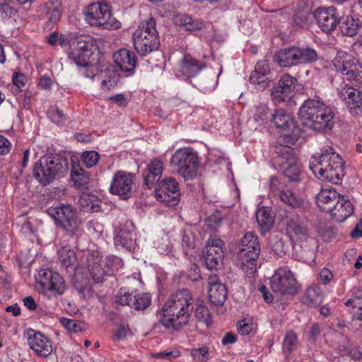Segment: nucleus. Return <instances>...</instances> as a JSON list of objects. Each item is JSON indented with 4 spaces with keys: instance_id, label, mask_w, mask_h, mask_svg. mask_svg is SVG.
Instances as JSON below:
<instances>
[{
    "instance_id": "obj_55",
    "label": "nucleus",
    "mask_w": 362,
    "mask_h": 362,
    "mask_svg": "<svg viewBox=\"0 0 362 362\" xmlns=\"http://www.w3.org/2000/svg\"><path fill=\"white\" fill-rule=\"evenodd\" d=\"M354 212V206L352 203L349 200L344 198L341 195V221H344L348 218Z\"/></svg>"
},
{
    "instance_id": "obj_56",
    "label": "nucleus",
    "mask_w": 362,
    "mask_h": 362,
    "mask_svg": "<svg viewBox=\"0 0 362 362\" xmlns=\"http://www.w3.org/2000/svg\"><path fill=\"white\" fill-rule=\"evenodd\" d=\"M62 325L69 332H78L83 329V325L74 320L62 317L60 319Z\"/></svg>"
},
{
    "instance_id": "obj_17",
    "label": "nucleus",
    "mask_w": 362,
    "mask_h": 362,
    "mask_svg": "<svg viewBox=\"0 0 362 362\" xmlns=\"http://www.w3.org/2000/svg\"><path fill=\"white\" fill-rule=\"evenodd\" d=\"M316 203L322 211L329 214L332 219L338 220L339 193L335 189L321 190L316 197Z\"/></svg>"
},
{
    "instance_id": "obj_54",
    "label": "nucleus",
    "mask_w": 362,
    "mask_h": 362,
    "mask_svg": "<svg viewBox=\"0 0 362 362\" xmlns=\"http://www.w3.org/2000/svg\"><path fill=\"white\" fill-rule=\"evenodd\" d=\"M132 332L128 325L120 324L115 329L113 332L114 339L124 340L127 336L131 335Z\"/></svg>"
},
{
    "instance_id": "obj_63",
    "label": "nucleus",
    "mask_w": 362,
    "mask_h": 362,
    "mask_svg": "<svg viewBox=\"0 0 362 362\" xmlns=\"http://www.w3.org/2000/svg\"><path fill=\"white\" fill-rule=\"evenodd\" d=\"M153 356L158 358H166L168 360H171L178 357L180 356V352L178 351H164L156 353Z\"/></svg>"
},
{
    "instance_id": "obj_37",
    "label": "nucleus",
    "mask_w": 362,
    "mask_h": 362,
    "mask_svg": "<svg viewBox=\"0 0 362 362\" xmlns=\"http://www.w3.org/2000/svg\"><path fill=\"white\" fill-rule=\"evenodd\" d=\"M209 299L214 305H222L227 298V291L224 285H214L209 287Z\"/></svg>"
},
{
    "instance_id": "obj_18",
    "label": "nucleus",
    "mask_w": 362,
    "mask_h": 362,
    "mask_svg": "<svg viewBox=\"0 0 362 362\" xmlns=\"http://www.w3.org/2000/svg\"><path fill=\"white\" fill-rule=\"evenodd\" d=\"M354 86H356L354 83L345 84L341 90V99L350 114L356 116L362 114V92Z\"/></svg>"
},
{
    "instance_id": "obj_50",
    "label": "nucleus",
    "mask_w": 362,
    "mask_h": 362,
    "mask_svg": "<svg viewBox=\"0 0 362 362\" xmlns=\"http://www.w3.org/2000/svg\"><path fill=\"white\" fill-rule=\"evenodd\" d=\"M151 304V298L147 293H136V298L133 303L132 308L136 310H145Z\"/></svg>"
},
{
    "instance_id": "obj_6",
    "label": "nucleus",
    "mask_w": 362,
    "mask_h": 362,
    "mask_svg": "<svg viewBox=\"0 0 362 362\" xmlns=\"http://www.w3.org/2000/svg\"><path fill=\"white\" fill-rule=\"evenodd\" d=\"M68 160L58 155H47L39 160L34 167L33 174L36 180L43 185L52 182L57 175L68 171Z\"/></svg>"
},
{
    "instance_id": "obj_64",
    "label": "nucleus",
    "mask_w": 362,
    "mask_h": 362,
    "mask_svg": "<svg viewBox=\"0 0 362 362\" xmlns=\"http://www.w3.org/2000/svg\"><path fill=\"white\" fill-rule=\"evenodd\" d=\"M12 80L13 84L18 88H22L27 82V77L23 74L15 73L13 74Z\"/></svg>"
},
{
    "instance_id": "obj_38",
    "label": "nucleus",
    "mask_w": 362,
    "mask_h": 362,
    "mask_svg": "<svg viewBox=\"0 0 362 362\" xmlns=\"http://www.w3.org/2000/svg\"><path fill=\"white\" fill-rule=\"evenodd\" d=\"M293 145L283 142L279 137V145L275 146L276 153L279 157L286 160L287 163L296 160L294 149L291 147Z\"/></svg>"
},
{
    "instance_id": "obj_15",
    "label": "nucleus",
    "mask_w": 362,
    "mask_h": 362,
    "mask_svg": "<svg viewBox=\"0 0 362 362\" xmlns=\"http://www.w3.org/2000/svg\"><path fill=\"white\" fill-rule=\"evenodd\" d=\"M134 175L119 170L113 176L110 192L111 194L119 196L122 199H127L132 197L134 187Z\"/></svg>"
},
{
    "instance_id": "obj_23",
    "label": "nucleus",
    "mask_w": 362,
    "mask_h": 362,
    "mask_svg": "<svg viewBox=\"0 0 362 362\" xmlns=\"http://www.w3.org/2000/svg\"><path fill=\"white\" fill-rule=\"evenodd\" d=\"M341 75L345 80L354 81L356 85L362 83V65L353 57L344 54L342 57Z\"/></svg>"
},
{
    "instance_id": "obj_46",
    "label": "nucleus",
    "mask_w": 362,
    "mask_h": 362,
    "mask_svg": "<svg viewBox=\"0 0 362 362\" xmlns=\"http://www.w3.org/2000/svg\"><path fill=\"white\" fill-rule=\"evenodd\" d=\"M136 294V293L129 292L126 288H122L116 296V300L122 305H128L132 308Z\"/></svg>"
},
{
    "instance_id": "obj_60",
    "label": "nucleus",
    "mask_w": 362,
    "mask_h": 362,
    "mask_svg": "<svg viewBox=\"0 0 362 362\" xmlns=\"http://www.w3.org/2000/svg\"><path fill=\"white\" fill-rule=\"evenodd\" d=\"M79 72L86 78H93L97 74H98V68L96 65L88 62V65L84 66L78 69Z\"/></svg>"
},
{
    "instance_id": "obj_8",
    "label": "nucleus",
    "mask_w": 362,
    "mask_h": 362,
    "mask_svg": "<svg viewBox=\"0 0 362 362\" xmlns=\"http://www.w3.org/2000/svg\"><path fill=\"white\" fill-rule=\"evenodd\" d=\"M133 42L135 49L141 55L145 56L158 49L160 41L153 18H148L135 30Z\"/></svg>"
},
{
    "instance_id": "obj_53",
    "label": "nucleus",
    "mask_w": 362,
    "mask_h": 362,
    "mask_svg": "<svg viewBox=\"0 0 362 362\" xmlns=\"http://www.w3.org/2000/svg\"><path fill=\"white\" fill-rule=\"evenodd\" d=\"M195 316L197 320L207 325H209L211 315L208 308L202 304H199L195 309Z\"/></svg>"
},
{
    "instance_id": "obj_5",
    "label": "nucleus",
    "mask_w": 362,
    "mask_h": 362,
    "mask_svg": "<svg viewBox=\"0 0 362 362\" xmlns=\"http://www.w3.org/2000/svg\"><path fill=\"white\" fill-rule=\"evenodd\" d=\"M57 228L62 230L67 235L78 236L81 233L82 219L77 210L70 204H59L47 209Z\"/></svg>"
},
{
    "instance_id": "obj_41",
    "label": "nucleus",
    "mask_w": 362,
    "mask_h": 362,
    "mask_svg": "<svg viewBox=\"0 0 362 362\" xmlns=\"http://www.w3.org/2000/svg\"><path fill=\"white\" fill-rule=\"evenodd\" d=\"M95 45V40L90 35H82L76 39V45L73 49L84 52V53L93 54L92 49Z\"/></svg>"
},
{
    "instance_id": "obj_30",
    "label": "nucleus",
    "mask_w": 362,
    "mask_h": 362,
    "mask_svg": "<svg viewBox=\"0 0 362 362\" xmlns=\"http://www.w3.org/2000/svg\"><path fill=\"white\" fill-rule=\"evenodd\" d=\"M71 180L73 185L78 189H87L89 183V174L78 164L73 163L71 170Z\"/></svg>"
},
{
    "instance_id": "obj_2",
    "label": "nucleus",
    "mask_w": 362,
    "mask_h": 362,
    "mask_svg": "<svg viewBox=\"0 0 362 362\" xmlns=\"http://www.w3.org/2000/svg\"><path fill=\"white\" fill-rule=\"evenodd\" d=\"M298 117L303 126L320 132L333 125V112L330 107L318 100H305L298 111Z\"/></svg>"
},
{
    "instance_id": "obj_32",
    "label": "nucleus",
    "mask_w": 362,
    "mask_h": 362,
    "mask_svg": "<svg viewBox=\"0 0 362 362\" xmlns=\"http://www.w3.org/2000/svg\"><path fill=\"white\" fill-rule=\"evenodd\" d=\"M323 297L320 287L316 284H312L305 290L303 299L305 304L315 307L322 302Z\"/></svg>"
},
{
    "instance_id": "obj_35",
    "label": "nucleus",
    "mask_w": 362,
    "mask_h": 362,
    "mask_svg": "<svg viewBox=\"0 0 362 362\" xmlns=\"http://www.w3.org/2000/svg\"><path fill=\"white\" fill-rule=\"evenodd\" d=\"M62 4L59 0H48L42 6V11L49 16L51 23L57 22L62 15Z\"/></svg>"
},
{
    "instance_id": "obj_27",
    "label": "nucleus",
    "mask_w": 362,
    "mask_h": 362,
    "mask_svg": "<svg viewBox=\"0 0 362 362\" xmlns=\"http://www.w3.org/2000/svg\"><path fill=\"white\" fill-rule=\"evenodd\" d=\"M163 170V165L160 160L154 159L148 165L143 173L144 183L151 188L159 181Z\"/></svg>"
},
{
    "instance_id": "obj_62",
    "label": "nucleus",
    "mask_w": 362,
    "mask_h": 362,
    "mask_svg": "<svg viewBox=\"0 0 362 362\" xmlns=\"http://www.w3.org/2000/svg\"><path fill=\"white\" fill-rule=\"evenodd\" d=\"M254 325L246 320H243L238 323L237 329L238 332L242 335L249 334L253 329Z\"/></svg>"
},
{
    "instance_id": "obj_57",
    "label": "nucleus",
    "mask_w": 362,
    "mask_h": 362,
    "mask_svg": "<svg viewBox=\"0 0 362 362\" xmlns=\"http://www.w3.org/2000/svg\"><path fill=\"white\" fill-rule=\"evenodd\" d=\"M343 343H346V345L344 346L343 354L341 355H347L354 360L360 359L362 356V353L359 351L355 347H352V345L349 344V340L345 337L343 340Z\"/></svg>"
},
{
    "instance_id": "obj_4",
    "label": "nucleus",
    "mask_w": 362,
    "mask_h": 362,
    "mask_svg": "<svg viewBox=\"0 0 362 362\" xmlns=\"http://www.w3.org/2000/svg\"><path fill=\"white\" fill-rule=\"evenodd\" d=\"M238 259L240 269L248 277L257 272V260L260 253L258 238L252 232L246 233L238 245Z\"/></svg>"
},
{
    "instance_id": "obj_36",
    "label": "nucleus",
    "mask_w": 362,
    "mask_h": 362,
    "mask_svg": "<svg viewBox=\"0 0 362 362\" xmlns=\"http://www.w3.org/2000/svg\"><path fill=\"white\" fill-rule=\"evenodd\" d=\"M78 204L85 212L94 213L100 210V201L95 195L83 194L78 199Z\"/></svg>"
},
{
    "instance_id": "obj_39",
    "label": "nucleus",
    "mask_w": 362,
    "mask_h": 362,
    "mask_svg": "<svg viewBox=\"0 0 362 362\" xmlns=\"http://www.w3.org/2000/svg\"><path fill=\"white\" fill-rule=\"evenodd\" d=\"M205 249L219 257H224L226 248L222 239L217 236H211L206 241Z\"/></svg>"
},
{
    "instance_id": "obj_16",
    "label": "nucleus",
    "mask_w": 362,
    "mask_h": 362,
    "mask_svg": "<svg viewBox=\"0 0 362 362\" xmlns=\"http://www.w3.org/2000/svg\"><path fill=\"white\" fill-rule=\"evenodd\" d=\"M155 194L158 201L168 206H175L180 196L179 184L175 178H165L159 183Z\"/></svg>"
},
{
    "instance_id": "obj_14",
    "label": "nucleus",
    "mask_w": 362,
    "mask_h": 362,
    "mask_svg": "<svg viewBox=\"0 0 362 362\" xmlns=\"http://www.w3.org/2000/svg\"><path fill=\"white\" fill-rule=\"evenodd\" d=\"M298 83L296 78L289 74H284L278 83L271 89L272 100L275 105L288 101L295 93L296 86Z\"/></svg>"
},
{
    "instance_id": "obj_40",
    "label": "nucleus",
    "mask_w": 362,
    "mask_h": 362,
    "mask_svg": "<svg viewBox=\"0 0 362 362\" xmlns=\"http://www.w3.org/2000/svg\"><path fill=\"white\" fill-rule=\"evenodd\" d=\"M91 54L88 53H84V52L78 51L71 48V50L68 54L69 60L76 64L78 69L84 66L88 65V62H90V57Z\"/></svg>"
},
{
    "instance_id": "obj_13",
    "label": "nucleus",
    "mask_w": 362,
    "mask_h": 362,
    "mask_svg": "<svg viewBox=\"0 0 362 362\" xmlns=\"http://www.w3.org/2000/svg\"><path fill=\"white\" fill-rule=\"evenodd\" d=\"M272 122L277 128L286 132L280 136L283 142L296 144L300 136V129L289 114L286 113L283 109H277L272 115Z\"/></svg>"
},
{
    "instance_id": "obj_19",
    "label": "nucleus",
    "mask_w": 362,
    "mask_h": 362,
    "mask_svg": "<svg viewBox=\"0 0 362 362\" xmlns=\"http://www.w3.org/2000/svg\"><path fill=\"white\" fill-rule=\"evenodd\" d=\"M313 16L318 27L326 33H331L334 30L339 22L337 10L333 6L319 7L313 12Z\"/></svg>"
},
{
    "instance_id": "obj_48",
    "label": "nucleus",
    "mask_w": 362,
    "mask_h": 362,
    "mask_svg": "<svg viewBox=\"0 0 362 362\" xmlns=\"http://www.w3.org/2000/svg\"><path fill=\"white\" fill-rule=\"evenodd\" d=\"M358 23L351 16L346 18L341 25V33L347 36H352L356 33Z\"/></svg>"
},
{
    "instance_id": "obj_25",
    "label": "nucleus",
    "mask_w": 362,
    "mask_h": 362,
    "mask_svg": "<svg viewBox=\"0 0 362 362\" xmlns=\"http://www.w3.org/2000/svg\"><path fill=\"white\" fill-rule=\"evenodd\" d=\"M113 59L115 64L122 71L134 72L136 65V57L134 52L122 48L114 53Z\"/></svg>"
},
{
    "instance_id": "obj_21",
    "label": "nucleus",
    "mask_w": 362,
    "mask_h": 362,
    "mask_svg": "<svg viewBox=\"0 0 362 362\" xmlns=\"http://www.w3.org/2000/svg\"><path fill=\"white\" fill-rule=\"evenodd\" d=\"M28 343L38 356L47 357L53 351L52 341L46 335L34 329L28 331Z\"/></svg>"
},
{
    "instance_id": "obj_20",
    "label": "nucleus",
    "mask_w": 362,
    "mask_h": 362,
    "mask_svg": "<svg viewBox=\"0 0 362 362\" xmlns=\"http://www.w3.org/2000/svg\"><path fill=\"white\" fill-rule=\"evenodd\" d=\"M135 240L136 235L132 222L124 221L119 223L115 231V245L130 251L135 244Z\"/></svg>"
},
{
    "instance_id": "obj_42",
    "label": "nucleus",
    "mask_w": 362,
    "mask_h": 362,
    "mask_svg": "<svg viewBox=\"0 0 362 362\" xmlns=\"http://www.w3.org/2000/svg\"><path fill=\"white\" fill-rule=\"evenodd\" d=\"M256 219L259 226L265 230H269L273 224V218L265 207L257 211Z\"/></svg>"
},
{
    "instance_id": "obj_1",
    "label": "nucleus",
    "mask_w": 362,
    "mask_h": 362,
    "mask_svg": "<svg viewBox=\"0 0 362 362\" xmlns=\"http://www.w3.org/2000/svg\"><path fill=\"white\" fill-rule=\"evenodd\" d=\"M193 303L194 298L189 290L177 291L163 305L160 323L167 329H180L189 322L194 309Z\"/></svg>"
},
{
    "instance_id": "obj_58",
    "label": "nucleus",
    "mask_w": 362,
    "mask_h": 362,
    "mask_svg": "<svg viewBox=\"0 0 362 362\" xmlns=\"http://www.w3.org/2000/svg\"><path fill=\"white\" fill-rule=\"evenodd\" d=\"M48 116L53 122L57 124L63 123L66 119L62 110L57 107H51L48 110Z\"/></svg>"
},
{
    "instance_id": "obj_10",
    "label": "nucleus",
    "mask_w": 362,
    "mask_h": 362,
    "mask_svg": "<svg viewBox=\"0 0 362 362\" xmlns=\"http://www.w3.org/2000/svg\"><path fill=\"white\" fill-rule=\"evenodd\" d=\"M85 16L86 21L91 26L109 30H117L121 27L120 21L112 16L107 4L97 2L90 4L87 7Z\"/></svg>"
},
{
    "instance_id": "obj_3",
    "label": "nucleus",
    "mask_w": 362,
    "mask_h": 362,
    "mask_svg": "<svg viewBox=\"0 0 362 362\" xmlns=\"http://www.w3.org/2000/svg\"><path fill=\"white\" fill-rule=\"evenodd\" d=\"M339 155L331 147H327L317 153L310 160V168L320 180L337 184L339 179L338 168Z\"/></svg>"
},
{
    "instance_id": "obj_9",
    "label": "nucleus",
    "mask_w": 362,
    "mask_h": 362,
    "mask_svg": "<svg viewBox=\"0 0 362 362\" xmlns=\"http://www.w3.org/2000/svg\"><path fill=\"white\" fill-rule=\"evenodd\" d=\"M170 165L176 168L177 173L185 180H192L197 175L199 165L197 152L189 148H182L177 150L173 155Z\"/></svg>"
},
{
    "instance_id": "obj_34",
    "label": "nucleus",
    "mask_w": 362,
    "mask_h": 362,
    "mask_svg": "<svg viewBox=\"0 0 362 362\" xmlns=\"http://www.w3.org/2000/svg\"><path fill=\"white\" fill-rule=\"evenodd\" d=\"M61 264L66 268L75 269L78 266V258L76 252L66 247H63L58 252Z\"/></svg>"
},
{
    "instance_id": "obj_29",
    "label": "nucleus",
    "mask_w": 362,
    "mask_h": 362,
    "mask_svg": "<svg viewBox=\"0 0 362 362\" xmlns=\"http://www.w3.org/2000/svg\"><path fill=\"white\" fill-rule=\"evenodd\" d=\"M271 189L274 194L279 197V199L285 204L291 206L293 209H298L303 204V200L299 197L296 196L288 188H284L279 191H274V186L272 185Z\"/></svg>"
},
{
    "instance_id": "obj_52",
    "label": "nucleus",
    "mask_w": 362,
    "mask_h": 362,
    "mask_svg": "<svg viewBox=\"0 0 362 362\" xmlns=\"http://www.w3.org/2000/svg\"><path fill=\"white\" fill-rule=\"evenodd\" d=\"M209 354V348L206 346L190 349V355L196 362H204Z\"/></svg>"
},
{
    "instance_id": "obj_33",
    "label": "nucleus",
    "mask_w": 362,
    "mask_h": 362,
    "mask_svg": "<svg viewBox=\"0 0 362 362\" xmlns=\"http://www.w3.org/2000/svg\"><path fill=\"white\" fill-rule=\"evenodd\" d=\"M311 18V11L310 7L305 4L298 5L293 16L294 23L300 28H307Z\"/></svg>"
},
{
    "instance_id": "obj_59",
    "label": "nucleus",
    "mask_w": 362,
    "mask_h": 362,
    "mask_svg": "<svg viewBox=\"0 0 362 362\" xmlns=\"http://www.w3.org/2000/svg\"><path fill=\"white\" fill-rule=\"evenodd\" d=\"M269 108L266 105L259 104L255 107L254 119L256 122H263L267 118Z\"/></svg>"
},
{
    "instance_id": "obj_12",
    "label": "nucleus",
    "mask_w": 362,
    "mask_h": 362,
    "mask_svg": "<svg viewBox=\"0 0 362 362\" xmlns=\"http://www.w3.org/2000/svg\"><path fill=\"white\" fill-rule=\"evenodd\" d=\"M36 280L42 287L43 296L48 299H56L64 293L66 288L64 279L50 269H41Z\"/></svg>"
},
{
    "instance_id": "obj_43",
    "label": "nucleus",
    "mask_w": 362,
    "mask_h": 362,
    "mask_svg": "<svg viewBox=\"0 0 362 362\" xmlns=\"http://www.w3.org/2000/svg\"><path fill=\"white\" fill-rule=\"evenodd\" d=\"M284 175L289 180L299 182L300 180L301 167L296 160L287 163L284 168Z\"/></svg>"
},
{
    "instance_id": "obj_49",
    "label": "nucleus",
    "mask_w": 362,
    "mask_h": 362,
    "mask_svg": "<svg viewBox=\"0 0 362 362\" xmlns=\"http://www.w3.org/2000/svg\"><path fill=\"white\" fill-rule=\"evenodd\" d=\"M16 13V8L12 0H0V17L11 18Z\"/></svg>"
},
{
    "instance_id": "obj_45",
    "label": "nucleus",
    "mask_w": 362,
    "mask_h": 362,
    "mask_svg": "<svg viewBox=\"0 0 362 362\" xmlns=\"http://www.w3.org/2000/svg\"><path fill=\"white\" fill-rule=\"evenodd\" d=\"M106 78L102 81V87L110 90L112 87L117 85L119 80V76L116 73L112 66L107 67L105 70Z\"/></svg>"
},
{
    "instance_id": "obj_7",
    "label": "nucleus",
    "mask_w": 362,
    "mask_h": 362,
    "mask_svg": "<svg viewBox=\"0 0 362 362\" xmlns=\"http://www.w3.org/2000/svg\"><path fill=\"white\" fill-rule=\"evenodd\" d=\"M273 59L281 68H291L316 61L317 54L310 47L293 46L276 51Z\"/></svg>"
},
{
    "instance_id": "obj_47",
    "label": "nucleus",
    "mask_w": 362,
    "mask_h": 362,
    "mask_svg": "<svg viewBox=\"0 0 362 362\" xmlns=\"http://www.w3.org/2000/svg\"><path fill=\"white\" fill-rule=\"evenodd\" d=\"M223 258V257H218V255H216L206 249L204 250V262L206 268L210 270L216 269L221 264Z\"/></svg>"
},
{
    "instance_id": "obj_26",
    "label": "nucleus",
    "mask_w": 362,
    "mask_h": 362,
    "mask_svg": "<svg viewBox=\"0 0 362 362\" xmlns=\"http://www.w3.org/2000/svg\"><path fill=\"white\" fill-rule=\"evenodd\" d=\"M286 233L293 241H303L308 237L306 226L298 218L287 221Z\"/></svg>"
},
{
    "instance_id": "obj_24",
    "label": "nucleus",
    "mask_w": 362,
    "mask_h": 362,
    "mask_svg": "<svg viewBox=\"0 0 362 362\" xmlns=\"http://www.w3.org/2000/svg\"><path fill=\"white\" fill-rule=\"evenodd\" d=\"M89 272L95 283L102 282L105 276L110 275L112 269L107 259L91 253L87 258Z\"/></svg>"
},
{
    "instance_id": "obj_31",
    "label": "nucleus",
    "mask_w": 362,
    "mask_h": 362,
    "mask_svg": "<svg viewBox=\"0 0 362 362\" xmlns=\"http://www.w3.org/2000/svg\"><path fill=\"white\" fill-rule=\"evenodd\" d=\"M173 21L176 25L182 27L189 31L200 30L204 26V23L202 21L193 19L191 16L184 13L175 15Z\"/></svg>"
},
{
    "instance_id": "obj_44",
    "label": "nucleus",
    "mask_w": 362,
    "mask_h": 362,
    "mask_svg": "<svg viewBox=\"0 0 362 362\" xmlns=\"http://www.w3.org/2000/svg\"><path fill=\"white\" fill-rule=\"evenodd\" d=\"M283 350L286 355L290 354L296 350L298 345L297 334L293 331H289L286 333L283 341Z\"/></svg>"
},
{
    "instance_id": "obj_61",
    "label": "nucleus",
    "mask_w": 362,
    "mask_h": 362,
    "mask_svg": "<svg viewBox=\"0 0 362 362\" xmlns=\"http://www.w3.org/2000/svg\"><path fill=\"white\" fill-rule=\"evenodd\" d=\"M322 329L319 323H313L310 327L308 332V340L311 342H315L320 337Z\"/></svg>"
},
{
    "instance_id": "obj_11",
    "label": "nucleus",
    "mask_w": 362,
    "mask_h": 362,
    "mask_svg": "<svg viewBox=\"0 0 362 362\" xmlns=\"http://www.w3.org/2000/svg\"><path fill=\"white\" fill-rule=\"evenodd\" d=\"M270 287L276 295L296 294L300 286L292 272L288 267L276 269L270 279Z\"/></svg>"
},
{
    "instance_id": "obj_51",
    "label": "nucleus",
    "mask_w": 362,
    "mask_h": 362,
    "mask_svg": "<svg viewBox=\"0 0 362 362\" xmlns=\"http://www.w3.org/2000/svg\"><path fill=\"white\" fill-rule=\"evenodd\" d=\"M99 159L100 155L95 151H86L81 155V161L88 168L96 165Z\"/></svg>"
},
{
    "instance_id": "obj_28",
    "label": "nucleus",
    "mask_w": 362,
    "mask_h": 362,
    "mask_svg": "<svg viewBox=\"0 0 362 362\" xmlns=\"http://www.w3.org/2000/svg\"><path fill=\"white\" fill-rule=\"evenodd\" d=\"M180 71L187 78L197 76L205 68L204 63L197 61L189 54H185L180 62Z\"/></svg>"
},
{
    "instance_id": "obj_22",
    "label": "nucleus",
    "mask_w": 362,
    "mask_h": 362,
    "mask_svg": "<svg viewBox=\"0 0 362 362\" xmlns=\"http://www.w3.org/2000/svg\"><path fill=\"white\" fill-rule=\"evenodd\" d=\"M250 82L259 90H264L272 82L271 76V66L266 59L257 62L254 71H252Z\"/></svg>"
}]
</instances>
